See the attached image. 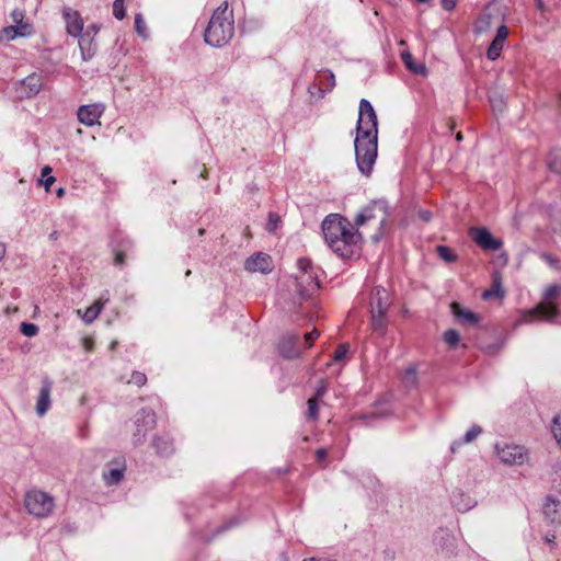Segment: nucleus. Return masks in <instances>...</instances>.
I'll list each match as a JSON object with an SVG mask.
<instances>
[{
  "mask_svg": "<svg viewBox=\"0 0 561 561\" xmlns=\"http://www.w3.org/2000/svg\"><path fill=\"white\" fill-rule=\"evenodd\" d=\"M327 245L340 257L351 259L358 255L363 242V232L340 214L328 215L321 224Z\"/></svg>",
  "mask_w": 561,
  "mask_h": 561,
  "instance_id": "1",
  "label": "nucleus"
},
{
  "mask_svg": "<svg viewBox=\"0 0 561 561\" xmlns=\"http://www.w3.org/2000/svg\"><path fill=\"white\" fill-rule=\"evenodd\" d=\"M364 123H369V131H364V137H368V140L360 145L362 138H355V157L359 172L365 176H369L378 153V121L373 105L366 99H362L359 102L356 130H362Z\"/></svg>",
  "mask_w": 561,
  "mask_h": 561,
  "instance_id": "2",
  "label": "nucleus"
},
{
  "mask_svg": "<svg viewBox=\"0 0 561 561\" xmlns=\"http://www.w3.org/2000/svg\"><path fill=\"white\" fill-rule=\"evenodd\" d=\"M234 34L233 12L228 1H224L213 13L204 33L205 42L213 47L228 44Z\"/></svg>",
  "mask_w": 561,
  "mask_h": 561,
  "instance_id": "3",
  "label": "nucleus"
},
{
  "mask_svg": "<svg viewBox=\"0 0 561 561\" xmlns=\"http://www.w3.org/2000/svg\"><path fill=\"white\" fill-rule=\"evenodd\" d=\"M387 219L388 211L385 203L371 202L355 216L353 225L359 231L367 226H374L375 233L371 236V240L378 242L383 236Z\"/></svg>",
  "mask_w": 561,
  "mask_h": 561,
  "instance_id": "4",
  "label": "nucleus"
},
{
  "mask_svg": "<svg viewBox=\"0 0 561 561\" xmlns=\"http://www.w3.org/2000/svg\"><path fill=\"white\" fill-rule=\"evenodd\" d=\"M561 296V285L551 284L542 293L541 301L526 316V321L535 318L552 321L559 314L557 299Z\"/></svg>",
  "mask_w": 561,
  "mask_h": 561,
  "instance_id": "5",
  "label": "nucleus"
},
{
  "mask_svg": "<svg viewBox=\"0 0 561 561\" xmlns=\"http://www.w3.org/2000/svg\"><path fill=\"white\" fill-rule=\"evenodd\" d=\"M299 274L296 275L298 293L304 298H309L316 294L320 287L319 268L307 257H300L297 261Z\"/></svg>",
  "mask_w": 561,
  "mask_h": 561,
  "instance_id": "6",
  "label": "nucleus"
},
{
  "mask_svg": "<svg viewBox=\"0 0 561 561\" xmlns=\"http://www.w3.org/2000/svg\"><path fill=\"white\" fill-rule=\"evenodd\" d=\"M390 306V295L387 289L380 286L373 288L369 296V310L371 325L375 331L382 332L386 328V314Z\"/></svg>",
  "mask_w": 561,
  "mask_h": 561,
  "instance_id": "7",
  "label": "nucleus"
},
{
  "mask_svg": "<svg viewBox=\"0 0 561 561\" xmlns=\"http://www.w3.org/2000/svg\"><path fill=\"white\" fill-rule=\"evenodd\" d=\"M24 504L27 512L37 518L48 517L55 508L54 497L48 493L36 489L31 490L25 494Z\"/></svg>",
  "mask_w": 561,
  "mask_h": 561,
  "instance_id": "8",
  "label": "nucleus"
},
{
  "mask_svg": "<svg viewBox=\"0 0 561 561\" xmlns=\"http://www.w3.org/2000/svg\"><path fill=\"white\" fill-rule=\"evenodd\" d=\"M495 450L499 459L507 466H520L528 459V453L519 445L499 443Z\"/></svg>",
  "mask_w": 561,
  "mask_h": 561,
  "instance_id": "9",
  "label": "nucleus"
},
{
  "mask_svg": "<svg viewBox=\"0 0 561 561\" xmlns=\"http://www.w3.org/2000/svg\"><path fill=\"white\" fill-rule=\"evenodd\" d=\"M135 425L136 432L133 435L134 444L139 445L144 442L147 433L156 426L154 412L149 409H142L136 417Z\"/></svg>",
  "mask_w": 561,
  "mask_h": 561,
  "instance_id": "10",
  "label": "nucleus"
},
{
  "mask_svg": "<svg viewBox=\"0 0 561 561\" xmlns=\"http://www.w3.org/2000/svg\"><path fill=\"white\" fill-rule=\"evenodd\" d=\"M104 111L105 105L103 103L81 105L77 111V117L81 124L92 127L94 125H100V118Z\"/></svg>",
  "mask_w": 561,
  "mask_h": 561,
  "instance_id": "11",
  "label": "nucleus"
},
{
  "mask_svg": "<svg viewBox=\"0 0 561 561\" xmlns=\"http://www.w3.org/2000/svg\"><path fill=\"white\" fill-rule=\"evenodd\" d=\"M43 87L42 76L33 72L18 83L16 92L20 99H30L39 93Z\"/></svg>",
  "mask_w": 561,
  "mask_h": 561,
  "instance_id": "12",
  "label": "nucleus"
},
{
  "mask_svg": "<svg viewBox=\"0 0 561 561\" xmlns=\"http://www.w3.org/2000/svg\"><path fill=\"white\" fill-rule=\"evenodd\" d=\"M469 234L483 250H499L502 247V241L494 239L486 228L472 227Z\"/></svg>",
  "mask_w": 561,
  "mask_h": 561,
  "instance_id": "13",
  "label": "nucleus"
},
{
  "mask_svg": "<svg viewBox=\"0 0 561 561\" xmlns=\"http://www.w3.org/2000/svg\"><path fill=\"white\" fill-rule=\"evenodd\" d=\"M244 268L252 273L260 272L267 274L273 270V261L268 254L257 252L247 259Z\"/></svg>",
  "mask_w": 561,
  "mask_h": 561,
  "instance_id": "14",
  "label": "nucleus"
},
{
  "mask_svg": "<svg viewBox=\"0 0 561 561\" xmlns=\"http://www.w3.org/2000/svg\"><path fill=\"white\" fill-rule=\"evenodd\" d=\"M51 389H53L51 380L48 378H45L42 381V387H41L38 398L36 401V407H35L36 414L39 417L44 416L51 405V399H50Z\"/></svg>",
  "mask_w": 561,
  "mask_h": 561,
  "instance_id": "15",
  "label": "nucleus"
},
{
  "mask_svg": "<svg viewBox=\"0 0 561 561\" xmlns=\"http://www.w3.org/2000/svg\"><path fill=\"white\" fill-rule=\"evenodd\" d=\"M62 15L66 21L67 33L73 37L80 36L83 31V20L80 13L71 8H66Z\"/></svg>",
  "mask_w": 561,
  "mask_h": 561,
  "instance_id": "16",
  "label": "nucleus"
},
{
  "mask_svg": "<svg viewBox=\"0 0 561 561\" xmlns=\"http://www.w3.org/2000/svg\"><path fill=\"white\" fill-rule=\"evenodd\" d=\"M279 354L285 358H296L300 355L301 348L299 337L296 335L284 336L278 344Z\"/></svg>",
  "mask_w": 561,
  "mask_h": 561,
  "instance_id": "17",
  "label": "nucleus"
},
{
  "mask_svg": "<svg viewBox=\"0 0 561 561\" xmlns=\"http://www.w3.org/2000/svg\"><path fill=\"white\" fill-rule=\"evenodd\" d=\"M451 312L457 321L462 325L476 327L479 323V317L477 313L469 309L461 308L458 302L450 305Z\"/></svg>",
  "mask_w": 561,
  "mask_h": 561,
  "instance_id": "18",
  "label": "nucleus"
},
{
  "mask_svg": "<svg viewBox=\"0 0 561 561\" xmlns=\"http://www.w3.org/2000/svg\"><path fill=\"white\" fill-rule=\"evenodd\" d=\"M507 36L508 30L505 25L497 27L496 35L488 48L486 55L489 59L495 60L500 56Z\"/></svg>",
  "mask_w": 561,
  "mask_h": 561,
  "instance_id": "19",
  "label": "nucleus"
},
{
  "mask_svg": "<svg viewBox=\"0 0 561 561\" xmlns=\"http://www.w3.org/2000/svg\"><path fill=\"white\" fill-rule=\"evenodd\" d=\"M542 513L545 518L551 524H561V502L548 497L543 504Z\"/></svg>",
  "mask_w": 561,
  "mask_h": 561,
  "instance_id": "20",
  "label": "nucleus"
},
{
  "mask_svg": "<svg viewBox=\"0 0 561 561\" xmlns=\"http://www.w3.org/2000/svg\"><path fill=\"white\" fill-rule=\"evenodd\" d=\"M33 32H34L33 25H20V26L10 25V26L4 27L1 31V37L5 38L8 41H11L18 36H22V37L30 36L33 34Z\"/></svg>",
  "mask_w": 561,
  "mask_h": 561,
  "instance_id": "21",
  "label": "nucleus"
},
{
  "mask_svg": "<svg viewBox=\"0 0 561 561\" xmlns=\"http://www.w3.org/2000/svg\"><path fill=\"white\" fill-rule=\"evenodd\" d=\"M451 503L453 506L459 512H468L477 504L472 497H470L469 495L465 494L461 491L453 493Z\"/></svg>",
  "mask_w": 561,
  "mask_h": 561,
  "instance_id": "22",
  "label": "nucleus"
},
{
  "mask_svg": "<svg viewBox=\"0 0 561 561\" xmlns=\"http://www.w3.org/2000/svg\"><path fill=\"white\" fill-rule=\"evenodd\" d=\"M108 301V298L105 297V298H100L99 300L94 301V304L92 306H90L89 308L85 309V311L81 314V311L78 310V314L81 316L82 320L90 324L92 323L96 318L101 313L104 305Z\"/></svg>",
  "mask_w": 561,
  "mask_h": 561,
  "instance_id": "23",
  "label": "nucleus"
},
{
  "mask_svg": "<svg viewBox=\"0 0 561 561\" xmlns=\"http://www.w3.org/2000/svg\"><path fill=\"white\" fill-rule=\"evenodd\" d=\"M78 38L82 58L84 60L92 58L95 53V47L93 46V36L90 31L87 30L84 33L82 32Z\"/></svg>",
  "mask_w": 561,
  "mask_h": 561,
  "instance_id": "24",
  "label": "nucleus"
},
{
  "mask_svg": "<svg viewBox=\"0 0 561 561\" xmlns=\"http://www.w3.org/2000/svg\"><path fill=\"white\" fill-rule=\"evenodd\" d=\"M402 60L405 67L415 75H426V67L424 64L415 62L412 55L409 51L401 54Z\"/></svg>",
  "mask_w": 561,
  "mask_h": 561,
  "instance_id": "25",
  "label": "nucleus"
},
{
  "mask_svg": "<svg viewBox=\"0 0 561 561\" xmlns=\"http://www.w3.org/2000/svg\"><path fill=\"white\" fill-rule=\"evenodd\" d=\"M152 445L160 456H168L173 451L171 440L165 437H154Z\"/></svg>",
  "mask_w": 561,
  "mask_h": 561,
  "instance_id": "26",
  "label": "nucleus"
},
{
  "mask_svg": "<svg viewBox=\"0 0 561 561\" xmlns=\"http://www.w3.org/2000/svg\"><path fill=\"white\" fill-rule=\"evenodd\" d=\"M124 478V468H113L103 473V479L107 485H114Z\"/></svg>",
  "mask_w": 561,
  "mask_h": 561,
  "instance_id": "27",
  "label": "nucleus"
},
{
  "mask_svg": "<svg viewBox=\"0 0 561 561\" xmlns=\"http://www.w3.org/2000/svg\"><path fill=\"white\" fill-rule=\"evenodd\" d=\"M481 432H482V430L479 425H473L470 430L467 431V433L465 434V436L461 440L455 442L451 445V450L455 451L456 447H459L462 444L471 443L481 434Z\"/></svg>",
  "mask_w": 561,
  "mask_h": 561,
  "instance_id": "28",
  "label": "nucleus"
},
{
  "mask_svg": "<svg viewBox=\"0 0 561 561\" xmlns=\"http://www.w3.org/2000/svg\"><path fill=\"white\" fill-rule=\"evenodd\" d=\"M548 165L552 171L561 173V149H553L550 151Z\"/></svg>",
  "mask_w": 561,
  "mask_h": 561,
  "instance_id": "29",
  "label": "nucleus"
},
{
  "mask_svg": "<svg viewBox=\"0 0 561 561\" xmlns=\"http://www.w3.org/2000/svg\"><path fill=\"white\" fill-rule=\"evenodd\" d=\"M51 171L53 170L49 165H46L42 169V179L39 180V184L45 187L46 192H49L50 186L56 181L55 176L50 175Z\"/></svg>",
  "mask_w": 561,
  "mask_h": 561,
  "instance_id": "30",
  "label": "nucleus"
},
{
  "mask_svg": "<svg viewBox=\"0 0 561 561\" xmlns=\"http://www.w3.org/2000/svg\"><path fill=\"white\" fill-rule=\"evenodd\" d=\"M131 241L126 239L122 242L121 248L115 250L114 263L116 265H123L125 263V251L131 249Z\"/></svg>",
  "mask_w": 561,
  "mask_h": 561,
  "instance_id": "31",
  "label": "nucleus"
},
{
  "mask_svg": "<svg viewBox=\"0 0 561 561\" xmlns=\"http://www.w3.org/2000/svg\"><path fill=\"white\" fill-rule=\"evenodd\" d=\"M135 30L140 37H142L144 39L148 38L149 34L147 24L141 13H137L135 15Z\"/></svg>",
  "mask_w": 561,
  "mask_h": 561,
  "instance_id": "32",
  "label": "nucleus"
},
{
  "mask_svg": "<svg viewBox=\"0 0 561 561\" xmlns=\"http://www.w3.org/2000/svg\"><path fill=\"white\" fill-rule=\"evenodd\" d=\"M540 259L545 261L550 268L557 272L561 271V260L558 256L548 252H542L540 253Z\"/></svg>",
  "mask_w": 561,
  "mask_h": 561,
  "instance_id": "33",
  "label": "nucleus"
},
{
  "mask_svg": "<svg viewBox=\"0 0 561 561\" xmlns=\"http://www.w3.org/2000/svg\"><path fill=\"white\" fill-rule=\"evenodd\" d=\"M436 251L438 256L447 263H453L457 260L456 253L446 245H438Z\"/></svg>",
  "mask_w": 561,
  "mask_h": 561,
  "instance_id": "34",
  "label": "nucleus"
},
{
  "mask_svg": "<svg viewBox=\"0 0 561 561\" xmlns=\"http://www.w3.org/2000/svg\"><path fill=\"white\" fill-rule=\"evenodd\" d=\"M444 341L450 348H456L460 342V335L458 331L449 329L444 333Z\"/></svg>",
  "mask_w": 561,
  "mask_h": 561,
  "instance_id": "35",
  "label": "nucleus"
},
{
  "mask_svg": "<svg viewBox=\"0 0 561 561\" xmlns=\"http://www.w3.org/2000/svg\"><path fill=\"white\" fill-rule=\"evenodd\" d=\"M20 330L25 336H35L38 332V327L34 323H21Z\"/></svg>",
  "mask_w": 561,
  "mask_h": 561,
  "instance_id": "36",
  "label": "nucleus"
},
{
  "mask_svg": "<svg viewBox=\"0 0 561 561\" xmlns=\"http://www.w3.org/2000/svg\"><path fill=\"white\" fill-rule=\"evenodd\" d=\"M113 15L117 20H123L125 16L124 0H114L113 2Z\"/></svg>",
  "mask_w": 561,
  "mask_h": 561,
  "instance_id": "37",
  "label": "nucleus"
},
{
  "mask_svg": "<svg viewBox=\"0 0 561 561\" xmlns=\"http://www.w3.org/2000/svg\"><path fill=\"white\" fill-rule=\"evenodd\" d=\"M128 382H131L138 387H142L147 382V376L141 371H133Z\"/></svg>",
  "mask_w": 561,
  "mask_h": 561,
  "instance_id": "38",
  "label": "nucleus"
},
{
  "mask_svg": "<svg viewBox=\"0 0 561 561\" xmlns=\"http://www.w3.org/2000/svg\"><path fill=\"white\" fill-rule=\"evenodd\" d=\"M11 18H12V21H13V25L14 26H20V25H32L31 23H27V22H24V13L23 11L21 10H13L12 13H11Z\"/></svg>",
  "mask_w": 561,
  "mask_h": 561,
  "instance_id": "39",
  "label": "nucleus"
},
{
  "mask_svg": "<svg viewBox=\"0 0 561 561\" xmlns=\"http://www.w3.org/2000/svg\"><path fill=\"white\" fill-rule=\"evenodd\" d=\"M308 417L311 420H317V417H318V400H317V398H311L308 400Z\"/></svg>",
  "mask_w": 561,
  "mask_h": 561,
  "instance_id": "40",
  "label": "nucleus"
},
{
  "mask_svg": "<svg viewBox=\"0 0 561 561\" xmlns=\"http://www.w3.org/2000/svg\"><path fill=\"white\" fill-rule=\"evenodd\" d=\"M403 381L407 385H415L416 383V369L414 367H409L403 376Z\"/></svg>",
  "mask_w": 561,
  "mask_h": 561,
  "instance_id": "41",
  "label": "nucleus"
},
{
  "mask_svg": "<svg viewBox=\"0 0 561 561\" xmlns=\"http://www.w3.org/2000/svg\"><path fill=\"white\" fill-rule=\"evenodd\" d=\"M280 221V218L277 214L275 213H270L268 214V222H267V230L270 232H273L277 229L278 227V224Z\"/></svg>",
  "mask_w": 561,
  "mask_h": 561,
  "instance_id": "42",
  "label": "nucleus"
},
{
  "mask_svg": "<svg viewBox=\"0 0 561 561\" xmlns=\"http://www.w3.org/2000/svg\"><path fill=\"white\" fill-rule=\"evenodd\" d=\"M348 346L346 344H340L334 352L333 362H341L347 354Z\"/></svg>",
  "mask_w": 561,
  "mask_h": 561,
  "instance_id": "43",
  "label": "nucleus"
},
{
  "mask_svg": "<svg viewBox=\"0 0 561 561\" xmlns=\"http://www.w3.org/2000/svg\"><path fill=\"white\" fill-rule=\"evenodd\" d=\"M490 103H491L493 111L502 112L504 108V101L500 96H491Z\"/></svg>",
  "mask_w": 561,
  "mask_h": 561,
  "instance_id": "44",
  "label": "nucleus"
},
{
  "mask_svg": "<svg viewBox=\"0 0 561 561\" xmlns=\"http://www.w3.org/2000/svg\"><path fill=\"white\" fill-rule=\"evenodd\" d=\"M319 336H320V332L317 329H313L311 332L307 333L305 335V341H306L308 347H310L312 345L313 341H316Z\"/></svg>",
  "mask_w": 561,
  "mask_h": 561,
  "instance_id": "45",
  "label": "nucleus"
},
{
  "mask_svg": "<svg viewBox=\"0 0 561 561\" xmlns=\"http://www.w3.org/2000/svg\"><path fill=\"white\" fill-rule=\"evenodd\" d=\"M323 76L328 80V87L330 89H332L334 87V84H335V77H334V75L331 71L325 70V71H323Z\"/></svg>",
  "mask_w": 561,
  "mask_h": 561,
  "instance_id": "46",
  "label": "nucleus"
},
{
  "mask_svg": "<svg viewBox=\"0 0 561 561\" xmlns=\"http://www.w3.org/2000/svg\"><path fill=\"white\" fill-rule=\"evenodd\" d=\"M457 1L458 0H442V5L445 10L450 11L456 7Z\"/></svg>",
  "mask_w": 561,
  "mask_h": 561,
  "instance_id": "47",
  "label": "nucleus"
},
{
  "mask_svg": "<svg viewBox=\"0 0 561 561\" xmlns=\"http://www.w3.org/2000/svg\"><path fill=\"white\" fill-rule=\"evenodd\" d=\"M365 130H368L369 131V123H364V128H362V130H356L357 135L356 137H360L362 138V144L363 142H366L368 140V137H364V131Z\"/></svg>",
  "mask_w": 561,
  "mask_h": 561,
  "instance_id": "48",
  "label": "nucleus"
},
{
  "mask_svg": "<svg viewBox=\"0 0 561 561\" xmlns=\"http://www.w3.org/2000/svg\"><path fill=\"white\" fill-rule=\"evenodd\" d=\"M325 391H327V386L324 385V382L321 381V385L318 387V389L316 391V397L314 398H317V400H319L320 398L323 397Z\"/></svg>",
  "mask_w": 561,
  "mask_h": 561,
  "instance_id": "49",
  "label": "nucleus"
},
{
  "mask_svg": "<svg viewBox=\"0 0 561 561\" xmlns=\"http://www.w3.org/2000/svg\"><path fill=\"white\" fill-rule=\"evenodd\" d=\"M82 343H83L84 348H85L88 352H90V351L92 350V347H93V341H92V339H90V337L85 336V337H83Z\"/></svg>",
  "mask_w": 561,
  "mask_h": 561,
  "instance_id": "50",
  "label": "nucleus"
},
{
  "mask_svg": "<svg viewBox=\"0 0 561 561\" xmlns=\"http://www.w3.org/2000/svg\"><path fill=\"white\" fill-rule=\"evenodd\" d=\"M316 456L318 460H322L327 457V450L324 448H320L317 450Z\"/></svg>",
  "mask_w": 561,
  "mask_h": 561,
  "instance_id": "51",
  "label": "nucleus"
},
{
  "mask_svg": "<svg viewBox=\"0 0 561 561\" xmlns=\"http://www.w3.org/2000/svg\"><path fill=\"white\" fill-rule=\"evenodd\" d=\"M5 245L3 243H0V261H2L5 256Z\"/></svg>",
  "mask_w": 561,
  "mask_h": 561,
  "instance_id": "52",
  "label": "nucleus"
},
{
  "mask_svg": "<svg viewBox=\"0 0 561 561\" xmlns=\"http://www.w3.org/2000/svg\"><path fill=\"white\" fill-rule=\"evenodd\" d=\"M87 30L90 31L91 35H95L99 31V27L95 25V24H92L91 26H89Z\"/></svg>",
  "mask_w": 561,
  "mask_h": 561,
  "instance_id": "53",
  "label": "nucleus"
},
{
  "mask_svg": "<svg viewBox=\"0 0 561 561\" xmlns=\"http://www.w3.org/2000/svg\"><path fill=\"white\" fill-rule=\"evenodd\" d=\"M56 193H57L58 197H61V196L65 195V188L64 187H59Z\"/></svg>",
  "mask_w": 561,
  "mask_h": 561,
  "instance_id": "54",
  "label": "nucleus"
},
{
  "mask_svg": "<svg viewBox=\"0 0 561 561\" xmlns=\"http://www.w3.org/2000/svg\"><path fill=\"white\" fill-rule=\"evenodd\" d=\"M537 7L541 10L543 8L542 0H537Z\"/></svg>",
  "mask_w": 561,
  "mask_h": 561,
  "instance_id": "55",
  "label": "nucleus"
},
{
  "mask_svg": "<svg viewBox=\"0 0 561 561\" xmlns=\"http://www.w3.org/2000/svg\"><path fill=\"white\" fill-rule=\"evenodd\" d=\"M553 540H554V536H552V538H550V537H548V536L546 537V541H547L548 543L553 542Z\"/></svg>",
  "mask_w": 561,
  "mask_h": 561,
  "instance_id": "56",
  "label": "nucleus"
},
{
  "mask_svg": "<svg viewBox=\"0 0 561 561\" xmlns=\"http://www.w3.org/2000/svg\"><path fill=\"white\" fill-rule=\"evenodd\" d=\"M116 345H117V342H116V341H113V342L111 343V345H110V348H111V350H114V348L116 347Z\"/></svg>",
  "mask_w": 561,
  "mask_h": 561,
  "instance_id": "57",
  "label": "nucleus"
},
{
  "mask_svg": "<svg viewBox=\"0 0 561 561\" xmlns=\"http://www.w3.org/2000/svg\"><path fill=\"white\" fill-rule=\"evenodd\" d=\"M456 139H457V141H461V140H462V135H461V133H458V134H457Z\"/></svg>",
  "mask_w": 561,
  "mask_h": 561,
  "instance_id": "58",
  "label": "nucleus"
},
{
  "mask_svg": "<svg viewBox=\"0 0 561 561\" xmlns=\"http://www.w3.org/2000/svg\"><path fill=\"white\" fill-rule=\"evenodd\" d=\"M491 295H493V291H492V290H486V291L484 293V297H485V298H486V297H489V296H491Z\"/></svg>",
  "mask_w": 561,
  "mask_h": 561,
  "instance_id": "59",
  "label": "nucleus"
},
{
  "mask_svg": "<svg viewBox=\"0 0 561 561\" xmlns=\"http://www.w3.org/2000/svg\"><path fill=\"white\" fill-rule=\"evenodd\" d=\"M494 287H499V282L494 279Z\"/></svg>",
  "mask_w": 561,
  "mask_h": 561,
  "instance_id": "60",
  "label": "nucleus"
},
{
  "mask_svg": "<svg viewBox=\"0 0 561 561\" xmlns=\"http://www.w3.org/2000/svg\"><path fill=\"white\" fill-rule=\"evenodd\" d=\"M421 3L427 2L428 0H417Z\"/></svg>",
  "mask_w": 561,
  "mask_h": 561,
  "instance_id": "61",
  "label": "nucleus"
},
{
  "mask_svg": "<svg viewBox=\"0 0 561 561\" xmlns=\"http://www.w3.org/2000/svg\"><path fill=\"white\" fill-rule=\"evenodd\" d=\"M185 275H186V276L191 275V271H190V270H188V271H186Z\"/></svg>",
  "mask_w": 561,
  "mask_h": 561,
  "instance_id": "62",
  "label": "nucleus"
}]
</instances>
